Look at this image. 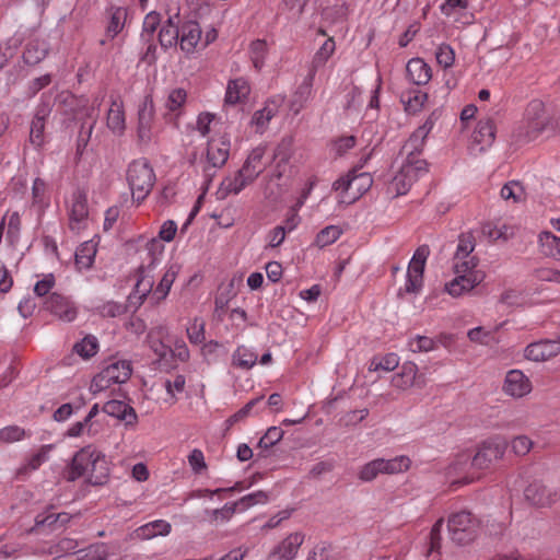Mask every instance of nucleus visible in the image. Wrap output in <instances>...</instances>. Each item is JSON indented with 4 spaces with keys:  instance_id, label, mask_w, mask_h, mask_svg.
Masks as SVG:
<instances>
[{
    "instance_id": "nucleus-1",
    "label": "nucleus",
    "mask_w": 560,
    "mask_h": 560,
    "mask_svg": "<svg viewBox=\"0 0 560 560\" xmlns=\"http://www.w3.org/2000/svg\"><path fill=\"white\" fill-rule=\"evenodd\" d=\"M160 259L155 256L151 257L148 265L139 267L137 272V282L132 292L128 296V306L138 310L147 298L152 304H158L163 301L170 293V290L177 277L178 267L171 265L164 271L160 282L154 287V270L159 265Z\"/></svg>"
},
{
    "instance_id": "nucleus-2",
    "label": "nucleus",
    "mask_w": 560,
    "mask_h": 560,
    "mask_svg": "<svg viewBox=\"0 0 560 560\" xmlns=\"http://www.w3.org/2000/svg\"><path fill=\"white\" fill-rule=\"evenodd\" d=\"M86 477L92 485H103L108 477V464L105 455L93 445L78 451L67 470V479L74 481Z\"/></svg>"
},
{
    "instance_id": "nucleus-3",
    "label": "nucleus",
    "mask_w": 560,
    "mask_h": 560,
    "mask_svg": "<svg viewBox=\"0 0 560 560\" xmlns=\"http://www.w3.org/2000/svg\"><path fill=\"white\" fill-rule=\"evenodd\" d=\"M470 262L453 264L454 279L445 283V292L453 298L470 292L485 279V272L474 268Z\"/></svg>"
},
{
    "instance_id": "nucleus-4",
    "label": "nucleus",
    "mask_w": 560,
    "mask_h": 560,
    "mask_svg": "<svg viewBox=\"0 0 560 560\" xmlns=\"http://www.w3.org/2000/svg\"><path fill=\"white\" fill-rule=\"evenodd\" d=\"M479 528V520L468 511H459L448 516V535L457 545H467L474 541L478 536Z\"/></svg>"
},
{
    "instance_id": "nucleus-5",
    "label": "nucleus",
    "mask_w": 560,
    "mask_h": 560,
    "mask_svg": "<svg viewBox=\"0 0 560 560\" xmlns=\"http://www.w3.org/2000/svg\"><path fill=\"white\" fill-rule=\"evenodd\" d=\"M411 460L408 456L400 455L390 459L376 458L373 459L358 470V478L362 482H371L380 475H395L404 472L410 468Z\"/></svg>"
},
{
    "instance_id": "nucleus-6",
    "label": "nucleus",
    "mask_w": 560,
    "mask_h": 560,
    "mask_svg": "<svg viewBox=\"0 0 560 560\" xmlns=\"http://www.w3.org/2000/svg\"><path fill=\"white\" fill-rule=\"evenodd\" d=\"M132 373L131 363L128 360H116L107 364L91 382L93 394L109 388L113 384L126 383Z\"/></svg>"
},
{
    "instance_id": "nucleus-7",
    "label": "nucleus",
    "mask_w": 560,
    "mask_h": 560,
    "mask_svg": "<svg viewBox=\"0 0 560 560\" xmlns=\"http://www.w3.org/2000/svg\"><path fill=\"white\" fill-rule=\"evenodd\" d=\"M429 255L430 247L428 245H421L415 250L407 268L405 285L399 289V294H402V292L418 294L422 290L424 269Z\"/></svg>"
},
{
    "instance_id": "nucleus-8",
    "label": "nucleus",
    "mask_w": 560,
    "mask_h": 560,
    "mask_svg": "<svg viewBox=\"0 0 560 560\" xmlns=\"http://www.w3.org/2000/svg\"><path fill=\"white\" fill-rule=\"evenodd\" d=\"M508 441L499 435L485 440L472 455L471 467L476 470H485L504 456Z\"/></svg>"
},
{
    "instance_id": "nucleus-9",
    "label": "nucleus",
    "mask_w": 560,
    "mask_h": 560,
    "mask_svg": "<svg viewBox=\"0 0 560 560\" xmlns=\"http://www.w3.org/2000/svg\"><path fill=\"white\" fill-rule=\"evenodd\" d=\"M89 225L88 196L83 188H77L71 196L69 206V228L79 234Z\"/></svg>"
},
{
    "instance_id": "nucleus-10",
    "label": "nucleus",
    "mask_w": 560,
    "mask_h": 560,
    "mask_svg": "<svg viewBox=\"0 0 560 560\" xmlns=\"http://www.w3.org/2000/svg\"><path fill=\"white\" fill-rule=\"evenodd\" d=\"M137 139L140 144H149L152 140V127L155 118V106L152 94H147L138 107Z\"/></svg>"
},
{
    "instance_id": "nucleus-11",
    "label": "nucleus",
    "mask_w": 560,
    "mask_h": 560,
    "mask_svg": "<svg viewBox=\"0 0 560 560\" xmlns=\"http://www.w3.org/2000/svg\"><path fill=\"white\" fill-rule=\"evenodd\" d=\"M372 185V177H338L334 189L340 191L341 202L352 203Z\"/></svg>"
},
{
    "instance_id": "nucleus-12",
    "label": "nucleus",
    "mask_w": 560,
    "mask_h": 560,
    "mask_svg": "<svg viewBox=\"0 0 560 560\" xmlns=\"http://www.w3.org/2000/svg\"><path fill=\"white\" fill-rule=\"evenodd\" d=\"M304 540L303 532L290 533L272 548L267 560H295Z\"/></svg>"
},
{
    "instance_id": "nucleus-13",
    "label": "nucleus",
    "mask_w": 560,
    "mask_h": 560,
    "mask_svg": "<svg viewBox=\"0 0 560 560\" xmlns=\"http://www.w3.org/2000/svg\"><path fill=\"white\" fill-rule=\"evenodd\" d=\"M59 103L68 108L73 120L92 118L94 107L89 104V98L84 95L77 96L71 92H62L58 95Z\"/></svg>"
},
{
    "instance_id": "nucleus-14",
    "label": "nucleus",
    "mask_w": 560,
    "mask_h": 560,
    "mask_svg": "<svg viewBox=\"0 0 560 560\" xmlns=\"http://www.w3.org/2000/svg\"><path fill=\"white\" fill-rule=\"evenodd\" d=\"M45 310L63 322H72L77 317V307L73 302L59 293H52L44 303Z\"/></svg>"
},
{
    "instance_id": "nucleus-15",
    "label": "nucleus",
    "mask_w": 560,
    "mask_h": 560,
    "mask_svg": "<svg viewBox=\"0 0 560 560\" xmlns=\"http://www.w3.org/2000/svg\"><path fill=\"white\" fill-rule=\"evenodd\" d=\"M558 354H560V342L556 339L535 341L524 349V357L534 362H544Z\"/></svg>"
},
{
    "instance_id": "nucleus-16",
    "label": "nucleus",
    "mask_w": 560,
    "mask_h": 560,
    "mask_svg": "<svg viewBox=\"0 0 560 560\" xmlns=\"http://www.w3.org/2000/svg\"><path fill=\"white\" fill-rule=\"evenodd\" d=\"M533 389L530 380L521 370H511L506 373L503 392L514 398H522Z\"/></svg>"
},
{
    "instance_id": "nucleus-17",
    "label": "nucleus",
    "mask_w": 560,
    "mask_h": 560,
    "mask_svg": "<svg viewBox=\"0 0 560 560\" xmlns=\"http://www.w3.org/2000/svg\"><path fill=\"white\" fill-rule=\"evenodd\" d=\"M202 31L199 23L188 20L182 23L179 30V47L186 55L195 52L198 43L201 40Z\"/></svg>"
},
{
    "instance_id": "nucleus-18",
    "label": "nucleus",
    "mask_w": 560,
    "mask_h": 560,
    "mask_svg": "<svg viewBox=\"0 0 560 560\" xmlns=\"http://www.w3.org/2000/svg\"><path fill=\"white\" fill-rule=\"evenodd\" d=\"M524 494L526 500L536 506L550 505L559 498L556 491H552L547 486L538 481L528 485Z\"/></svg>"
},
{
    "instance_id": "nucleus-19",
    "label": "nucleus",
    "mask_w": 560,
    "mask_h": 560,
    "mask_svg": "<svg viewBox=\"0 0 560 560\" xmlns=\"http://www.w3.org/2000/svg\"><path fill=\"white\" fill-rule=\"evenodd\" d=\"M315 70H308L307 75L302 83L298 86L290 100V110L298 115L306 105L313 91V83L315 80Z\"/></svg>"
},
{
    "instance_id": "nucleus-20",
    "label": "nucleus",
    "mask_w": 560,
    "mask_h": 560,
    "mask_svg": "<svg viewBox=\"0 0 560 560\" xmlns=\"http://www.w3.org/2000/svg\"><path fill=\"white\" fill-rule=\"evenodd\" d=\"M230 145V139L226 136L219 140H211L207 148L208 164L213 168L223 166L229 159Z\"/></svg>"
},
{
    "instance_id": "nucleus-21",
    "label": "nucleus",
    "mask_w": 560,
    "mask_h": 560,
    "mask_svg": "<svg viewBox=\"0 0 560 560\" xmlns=\"http://www.w3.org/2000/svg\"><path fill=\"white\" fill-rule=\"evenodd\" d=\"M107 128L116 136L120 137L126 130V116L124 102L120 97L112 98L110 107L106 117Z\"/></svg>"
},
{
    "instance_id": "nucleus-22",
    "label": "nucleus",
    "mask_w": 560,
    "mask_h": 560,
    "mask_svg": "<svg viewBox=\"0 0 560 560\" xmlns=\"http://www.w3.org/2000/svg\"><path fill=\"white\" fill-rule=\"evenodd\" d=\"M407 78L417 86L425 85L432 78L431 67L419 57L411 58L406 66Z\"/></svg>"
},
{
    "instance_id": "nucleus-23",
    "label": "nucleus",
    "mask_w": 560,
    "mask_h": 560,
    "mask_svg": "<svg viewBox=\"0 0 560 560\" xmlns=\"http://www.w3.org/2000/svg\"><path fill=\"white\" fill-rule=\"evenodd\" d=\"M472 454L469 451H463L456 455L452 464L447 468V475L450 477L466 474L458 482L462 485L470 483L475 480V476L470 475L469 471L474 469L471 467Z\"/></svg>"
},
{
    "instance_id": "nucleus-24",
    "label": "nucleus",
    "mask_w": 560,
    "mask_h": 560,
    "mask_svg": "<svg viewBox=\"0 0 560 560\" xmlns=\"http://www.w3.org/2000/svg\"><path fill=\"white\" fill-rule=\"evenodd\" d=\"M187 100V92L183 88H177L171 91L166 101V108L168 113L163 115L167 124H174L178 127V117L180 116L179 109L184 106Z\"/></svg>"
},
{
    "instance_id": "nucleus-25",
    "label": "nucleus",
    "mask_w": 560,
    "mask_h": 560,
    "mask_svg": "<svg viewBox=\"0 0 560 560\" xmlns=\"http://www.w3.org/2000/svg\"><path fill=\"white\" fill-rule=\"evenodd\" d=\"M103 411L108 416L124 420L126 425H135L138 421V416L135 409L120 400H109L103 406Z\"/></svg>"
},
{
    "instance_id": "nucleus-26",
    "label": "nucleus",
    "mask_w": 560,
    "mask_h": 560,
    "mask_svg": "<svg viewBox=\"0 0 560 560\" xmlns=\"http://www.w3.org/2000/svg\"><path fill=\"white\" fill-rule=\"evenodd\" d=\"M250 86L244 78L230 80L226 86L224 105H235L247 100Z\"/></svg>"
},
{
    "instance_id": "nucleus-27",
    "label": "nucleus",
    "mask_w": 560,
    "mask_h": 560,
    "mask_svg": "<svg viewBox=\"0 0 560 560\" xmlns=\"http://www.w3.org/2000/svg\"><path fill=\"white\" fill-rule=\"evenodd\" d=\"M293 139L291 137L283 138L275 148L272 153V163L276 164V170L272 175H283L287 170L285 165L292 156Z\"/></svg>"
},
{
    "instance_id": "nucleus-28",
    "label": "nucleus",
    "mask_w": 560,
    "mask_h": 560,
    "mask_svg": "<svg viewBox=\"0 0 560 560\" xmlns=\"http://www.w3.org/2000/svg\"><path fill=\"white\" fill-rule=\"evenodd\" d=\"M168 331L164 326L153 327L147 336V342L150 349L160 359H165L168 354L170 345L165 342Z\"/></svg>"
},
{
    "instance_id": "nucleus-29",
    "label": "nucleus",
    "mask_w": 560,
    "mask_h": 560,
    "mask_svg": "<svg viewBox=\"0 0 560 560\" xmlns=\"http://www.w3.org/2000/svg\"><path fill=\"white\" fill-rule=\"evenodd\" d=\"M418 366L413 362H406L402 364L399 373L395 374L392 378L394 387L399 389H407L418 383Z\"/></svg>"
},
{
    "instance_id": "nucleus-30",
    "label": "nucleus",
    "mask_w": 560,
    "mask_h": 560,
    "mask_svg": "<svg viewBox=\"0 0 560 560\" xmlns=\"http://www.w3.org/2000/svg\"><path fill=\"white\" fill-rule=\"evenodd\" d=\"M107 12L109 19L106 26V35L110 39H114L125 27L128 10L125 7L110 5Z\"/></svg>"
},
{
    "instance_id": "nucleus-31",
    "label": "nucleus",
    "mask_w": 560,
    "mask_h": 560,
    "mask_svg": "<svg viewBox=\"0 0 560 560\" xmlns=\"http://www.w3.org/2000/svg\"><path fill=\"white\" fill-rule=\"evenodd\" d=\"M475 249V241L471 235H462L458 240L456 253L454 255L453 264L460 262H470L469 265H474V268L478 266V259L476 256H472L471 253Z\"/></svg>"
},
{
    "instance_id": "nucleus-32",
    "label": "nucleus",
    "mask_w": 560,
    "mask_h": 560,
    "mask_svg": "<svg viewBox=\"0 0 560 560\" xmlns=\"http://www.w3.org/2000/svg\"><path fill=\"white\" fill-rule=\"evenodd\" d=\"M166 398L164 402L172 406L178 401V395L184 393L186 387V377L182 374L172 375L164 381Z\"/></svg>"
},
{
    "instance_id": "nucleus-33",
    "label": "nucleus",
    "mask_w": 560,
    "mask_h": 560,
    "mask_svg": "<svg viewBox=\"0 0 560 560\" xmlns=\"http://www.w3.org/2000/svg\"><path fill=\"white\" fill-rule=\"evenodd\" d=\"M428 100V94L420 89H410L401 94V102L408 114H417L420 112Z\"/></svg>"
},
{
    "instance_id": "nucleus-34",
    "label": "nucleus",
    "mask_w": 560,
    "mask_h": 560,
    "mask_svg": "<svg viewBox=\"0 0 560 560\" xmlns=\"http://www.w3.org/2000/svg\"><path fill=\"white\" fill-rule=\"evenodd\" d=\"M48 54L47 45L38 39L30 40L23 52V61L26 65L35 66L46 58Z\"/></svg>"
},
{
    "instance_id": "nucleus-35",
    "label": "nucleus",
    "mask_w": 560,
    "mask_h": 560,
    "mask_svg": "<svg viewBox=\"0 0 560 560\" xmlns=\"http://www.w3.org/2000/svg\"><path fill=\"white\" fill-rule=\"evenodd\" d=\"M495 138V126L492 119L479 120L474 132V142L481 145H490Z\"/></svg>"
},
{
    "instance_id": "nucleus-36",
    "label": "nucleus",
    "mask_w": 560,
    "mask_h": 560,
    "mask_svg": "<svg viewBox=\"0 0 560 560\" xmlns=\"http://www.w3.org/2000/svg\"><path fill=\"white\" fill-rule=\"evenodd\" d=\"M79 121L80 129L77 138V155L81 156L86 149L89 141L91 140L97 117L93 115L92 118H83Z\"/></svg>"
},
{
    "instance_id": "nucleus-37",
    "label": "nucleus",
    "mask_w": 560,
    "mask_h": 560,
    "mask_svg": "<svg viewBox=\"0 0 560 560\" xmlns=\"http://www.w3.org/2000/svg\"><path fill=\"white\" fill-rule=\"evenodd\" d=\"M246 177H221V182L215 191L217 199H225L230 194L240 192L247 184Z\"/></svg>"
},
{
    "instance_id": "nucleus-38",
    "label": "nucleus",
    "mask_w": 560,
    "mask_h": 560,
    "mask_svg": "<svg viewBox=\"0 0 560 560\" xmlns=\"http://www.w3.org/2000/svg\"><path fill=\"white\" fill-rule=\"evenodd\" d=\"M171 524L164 520L150 522L138 528V536L143 539H151L155 536H166L171 532Z\"/></svg>"
},
{
    "instance_id": "nucleus-39",
    "label": "nucleus",
    "mask_w": 560,
    "mask_h": 560,
    "mask_svg": "<svg viewBox=\"0 0 560 560\" xmlns=\"http://www.w3.org/2000/svg\"><path fill=\"white\" fill-rule=\"evenodd\" d=\"M420 153L421 150L410 149L399 172L400 175H410L411 172H429V163L419 158Z\"/></svg>"
},
{
    "instance_id": "nucleus-40",
    "label": "nucleus",
    "mask_w": 560,
    "mask_h": 560,
    "mask_svg": "<svg viewBox=\"0 0 560 560\" xmlns=\"http://www.w3.org/2000/svg\"><path fill=\"white\" fill-rule=\"evenodd\" d=\"M257 359L258 357L253 350L240 346L232 354V364L243 370H249L256 364Z\"/></svg>"
},
{
    "instance_id": "nucleus-41",
    "label": "nucleus",
    "mask_w": 560,
    "mask_h": 560,
    "mask_svg": "<svg viewBox=\"0 0 560 560\" xmlns=\"http://www.w3.org/2000/svg\"><path fill=\"white\" fill-rule=\"evenodd\" d=\"M357 144V137L341 136L329 141V153L332 158H341Z\"/></svg>"
},
{
    "instance_id": "nucleus-42",
    "label": "nucleus",
    "mask_w": 560,
    "mask_h": 560,
    "mask_svg": "<svg viewBox=\"0 0 560 560\" xmlns=\"http://www.w3.org/2000/svg\"><path fill=\"white\" fill-rule=\"evenodd\" d=\"M129 186L132 199L140 203L145 199L153 186L152 177H131Z\"/></svg>"
},
{
    "instance_id": "nucleus-43",
    "label": "nucleus",
    "mask_w": 560,
    "mask_h": 560,
    "mask_svg": "<svg viewBox=\"0 0 560 560\" xmlns=\"http://www.w3.org/2000/svg\"><path fill=\"white\" fill-rule=\"evenodd\" d=\"M336 44L332 37L327 38L319 49L315 52L310 70L317 72L318 68L323 67L331 55L335 52Z\"/></svg>"
},
{
    "instance_id": "nucleus-44",
    "label": "nucleus",
    "mask_w": 560,
    "mask_h": 560,
    "mask_svg": "<svg viewBox=\"0 0 560 560\" xmlns=\"http://www.w3.org/2000/svg\"><path fill=\"white\" fill-rule=\"evenodd\" d=\"M312 188H313V183H310L307 185V187L303 189L302 195L298 199L296 203L294 205V207L291 208L290 212L288 213L287 219H285V225H283L288 233L293 231L299 225L300 218H299L298 211L304 205Z\"/></svg>"
},
{
    "instance_id": "nucleus-45",
    "label": "nucleus",
    "mask_w": 560,
    "mask_h": 560,
    "mask_svg": "<svg viewBox=\"0 0 560 560\" xmlns=\"http://www.w3.org/2000/svg\"><path fill=\"white\" fill-rule=\"evenodd\" d=\"M265 155V149L261 147H257L252 150V152L248 154L244 165L242 168H240L235 175H244V173H252L256 172L255 175H260L262 173V170L256 171L258 164L261 163V160Z\"/></svg>"
},
{
    "instance_id": "nucleus-46",
    "label": "nucleus",
    "mask_w": 560,
    "mask_h": 560,
    "mask_svg": "<svg viewBox=\"0 0 560 560\" xmlns=\"http://www.w3.org/2000/svg\"><path fill=\"white\" fill-rule=\"evenodd\" d=\"M161 24V15L156 11L149 12L142 23L140 40L154 39V33Z\"/></svg>"
},
{
    "instance_id": "nucleus-47",
    "label": "nucleus",
    "mask_w": 560,
    "mask_h": 560,
    "mask_svg": "<svg viewBox=\"0 0 560 560\" xmlns=\"http://www.w3.org/2000/svg\"><path fill=\"white\" fill-rule=\"evenodd\" d=\"M399 365V357L396 353H387L382 358H374L369 365V371H394Z\"/></svg>"
},
{
    "instance_id": "nucleus-48",
    "label": "nucleus",
    "mask_w": 560,
    "mask_h": 560,
    "mask_svg": "<svg viewBox=\"0 0 560 560\" xmlns=\"http://www.w3.org/2000/svg\"><path fill=\"white\" fill-rule=\"evenodd\" d=\"M94 245L86 242L75 252V265L79 269H88L92 266L95 256Z\"/></svg>"
},
{
    "instance_id": "nucleus-49",
    "label": "nucleus",
    "mask_w": 560,
    "mask_h": 560,
    "mask_svg": "<svg viewBox=\"0 0 560 560\" xmlns=\"http://www.w3.org/2000/svg\"><path fill=\"white\" fill-rule=\"evenodd\" d=\"M342 234V231L337 225H329L318 232L315 238V245L324 248L334 244Z\"/></svg>"
},
{
    "instance_id": "nucleus-50",
    "label": "nucleus",
    "mask_w": 560,
    "mask_h": 560,
    "mask_svg": "<svg viewBox=\"0 0 560 560\" xmlns=\"http://www.w3.org/2000/svg\"><path fill=\"white\" fill-rule=\"evenodd\" d=\"M269 500L268 493L265 491H256L253 493H249L247 495H244L240 500L235 501V504L237 506L238 512H244L248 510L249 508L257 505V504H266Z\"/></svg>"
},
{
    "instance_id": "nucleus-51",
    "label": "nucleus",
    "mask_w": 560,
    "mask_h": 560,
    "mask_svg": "<svg viewBox=\"0 0 560 560\" xmlns=\"http://www.w3.org/2000/svg\"><path fill=\"white\" fill-rule=\"evenodd\" d=\"M497 330L498 327H495L494 330H486L483 327H476L470 329L467 336L469 340L472 342L490 346L499 341L498 338L495 337Z\"/></svg>"
},
{
    "instance_id": "nucleus-52",
    "label": "nucleus",
    "mask_w": 560,
    "mask_h": 560,
    "mask_svg": "<svg viewBox=\"0 0 560 560\" xmlns=\"http://www.w3.org/2000/svg\"><path fill=\"white\" fill-rule=\"evenodd\" d=\"M501 197L504 200L520 202L525 199V189L520 180H511L501 188Z\"/></svg>"
},
{
    "instance_id": "nucleus-53",
    "label": "nucleus",
    "mask_w": 560,
    "mask_h": 560,
    "mask_svg": "<svg viewBox=\"0 0 560 560\" xmlns=\"http://www.w3.org/2000/svg\"><path fill=\"white\" fill-rule=\"evenodd\" d=\"M78 541L71 538H62L56 545V553H60L59 557L54 560H74V553L78 552Z\"/></svg>"
},
{
    "instance_id": "nucleus-54",
    "label": "nucleus",
    "mask_w": 560,
    "mask_h": 560,
    "mask_svg": "<svg viewBox=\"0 0 560 560\" xmlns=\"http://www.w3.org/2000/svg\"><path fill=\"white\" fill-rule=\"evenodd\" d=\"M98 349L97 339L93 336H86L81 341L77 342L73 347L77 352L83 359H89L96 354Z\"/></svg>"
},
{
    "instance_id": "nucleus-55",
    "label": "nucleus",
    "mask_w": 560,
    "mask_h": 560,
    "mask_svg": "<svg viewBox=\"0 0 560 560\" xmlns=\"http://www.w3.org/2000/svg\"><path fill=\"white\" fill-rule=\"evenodd\" d=\"M276 114L277 107H271L270 104L267 103L265 107L254 113L252 124L256 126L257 130H262Z\"/></svg>"
},
{
    "instance_id": "nucleus-56",
    "label": "nucleus",
    "mask_w": 560,
    "mask_h": 560,
    "mask_svg": "<svg viewBox=\"0 0 560 560\" xmlns=\"http://www.w3.org/2000/svg\"><path fill=\"white\" fill-rule=\"evenodd\" d=\"M45 121L32 119L30 125V142L36 149L45 144Z\"/></svg>"
},
{
    "instance_id": "nucleus-57",
    "label": "nucleus",
    "mask_w": 560,
    "mask_h": 560,
    "mask_svg": "<svg viewBox=\"0 0 560 560\" xmlns=\"http://www.w3.org/2000/svg\"><path fill=\"white\" fill-rule=\"evenodd\" d=\"M140 42L142 43L143 47L139 52V63H144L147 66L155 65L158 60V47L154 39Z\"/></svg>"
},
{
    "instance_id": "nucleus-58",
    "label": "nucleus",
    "mask_w": 560,
    "mask_h": 560,
    "mask_svg": "<svg viewBox=\"0 0 560 560\" xmlns=\"http://www.w3.org/2000/svg\"><path fill=\"white\" fill-rule=\"evenodd\" d=\"M158 40L161 48L166 51L179 43V30L160 27Z\"/></svg>"
},
{
    "instance_id": "nucleus-59",
    "label": "nucleus",
    "mask_w": 560,
    "mask_h": 560,
    "mask_svg": "<svg viewBox=\"0 0 560 560\" xmlns=\"http://www.w3.org/2000/svg\"><path fill=\"white\" fill-rule=\"evenodd\" d=\"M435 59L442 68H451L455 61V51L451 45L441 44L435 51Z\"/></svg>"
},
{
    "instance_id": "nucleus-60",
    "label": "nucleus",
    "mask_w": 560,
    "mask_h": 560,
    "mask_svg": "<svg viewBox=\"0 0 560 560\" xmlns=\"http://www.w3.org/2000/svg\"><path fill=\"white\" fill-rule=\"evenodd\" d=\"M28 436L26 431L19 425H9L0 429V442L13 443Z\"/></svg>"
},
{
    "instance_id": "nucleus-61",
    "label": "nucleus",
    "mask_w": 560,
    "mask_h": 560,
    "mask_svg": "<svg viewBox=\"0 0 560 560\" xmlns=\"http://www.w3.org/2000/svg\"><path fill=\"white\" fill-rule=\"evenodd\" d=\"M436 347L435 341L427 336H416L408 341V348L412 352H429Z\"/></svg>"
},
{
    "instance_id": "nucleus-62",
    "label": "nucleus",
    "mask_w": 560,
    "mask_h": 560,
    "mask_svg": "<svg viewBox=\"0 0 560 560\" xmlns=\"http://www.w3.org/2000/svg\"><path fill=\"white\" fill-rule=\"evenodd\" d=\"M52 106L54 104L51 102V96L49 94L43 93L32 119H38L46 122L51 114Z\"/></svg>"
},
{
    "instance_id": "nucleus-63",
    "label": "nucleus",
    "mask_w": 560,
    "mask_h": 560,
    "mask_svg": "<svg viewBox=\"0 0 560 560\" xmlns=\"http://www.w3.org/2000/svg\"><path fill=\"white\" fill-rule=\"evenodd\" d=\"M126 175H154V172L147 158H139L129 163Z\"/></svg>"
},
{
    "instance_id": "nucleus-64",
    "label": "nucleus",
    "mask_w": 560,
    "mask_h": 560,
    "mask_svg": "<svg viewBox=\"0 0 560 560\" xmlns=\"http://www.w3.org/2000/svg\"><path fill=\"white\" fill-rule=\"evenodd\" d=\"M542 246L547 247L551 255L560 256V237L551 232H542L539 236Z\"/></svg>"
}]
</instances>
